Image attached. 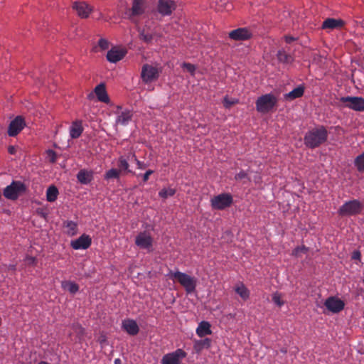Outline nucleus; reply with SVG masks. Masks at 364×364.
Wrapping results in <instances>:
<instances>
[{
    "instance_id": "obj_8",
    "label": "nucleus",
    "mask_w": 364,
    "mask_h": 364,
    "mask_svg": "<svg viewBox=\"0 0 364 364\" xmlns=\"http://www.w3.org/2000/svg\"><path fill=\"white\" fill-rule=\"evenodd\" d=\"M232 202L233 198L230 193H221L210 200L211 206L215 210H223L230 207Z\"/></svg>"
},
{
    "instance_id": "obj_28",
    "label": "nucleus",
    "mask_w": 364,
    "mask_h": 364,
    "mask_svg": "<svg viewBox=\"0 0 364 364\" xmlns=\"http://www.w3.org/2000/svg\"><path fill=\"white\" fill-rule=\"evenodd\" d=\"M211 346V339L206 338L203 340L194 341L193 348L196 352H200L204 348H208Z\"/></svg>"
},
{
    "instance_id": "obj_24",
    "label": "nucleus",
    "mask_w": 364,
    "mask_h": 364,
    "mask_svg": "<svg viewBox=\"0 0 364 364\" xmlns=\"http://www.w3.org/2000/svg\"><path fill=\"white\" fill-rule=\"evenodd\" d=\"M210 327L211 326L209 322L203 321L198 324L196 328V334L200 338L210 335L212 334Z\"/></svg>"
},
{
    "instance_id": "obj_49",
    "label": "nucleus",
    "mask_w": 364,
    "mask_h": 364,
    "mask_svg": "<svg viewBox=\"0 0 364 364\" xmlns=\"http://www.w3.org/2000/svg\"><path fill=\"white\" fill-rule=\"evenodd\" d=\"M26 262L29 264H33L36 262V259L33 257H26Z\"/></svg>"
},
{
    "instance_id": "obj_6",
    "label": "nucleus",
    "mask_w": 364,
    "mask_h": 364,
    "mask_svg": "<svg viewBox=\"0 0 364 364\" xmlns=\"http://www.w3.org/2000/svg\"><path fill=\"white\" fill-rule=\"evenodd\" d=\"M26 190V187L23 183L19 181H14L4 188V196L7 199L14 200L18 198L19 195L24 193Z\"/></svg>"
},
{
    "instance_id": "obj_44",
    "label": "nucleus",
    "mask_w": 364,
    "mask_h": 364,
    "mask_svg": "<svg viewBox=\"0 0 364 364\" xmlns=\"http://www.w3.org/2000/svg\"><path fill=\"white\" fill-rule=\"evenodd\" d=\"M237 102L236 100H230L228 97H225L223 100V105L225 108H230L231 106Z\"/></svg>"
},
{
    "instance_id": "obj_31",
    "label": "nucleus",
    "mask_w": 364,
    "mask_h": 364,
    "mask_svg": "<svg viewBox=\"0 0 364 364\" xmlns=\"http://www.w3.org/2000/svg\"><path fill=\"white\" fill-rule=\"evenodd\" d=\"M58 195V190L55 186L48 187L46 191V199L48 202H54Z\"/></svg>"
},
{
    "instance_id": "obj_10",
    "label": "nucleus",
    "mask_w": 364,
    "mask_h": 364,
    "mask_svg": "<svg viewBox=\"0 0 364 364\" xmlns=\"http://www.w3.org/2000/svg\"><path fill=\"white\" fill-rule=\"evenodd\" d=\"M141 77L145 83L151 82L159 77L158 69L149 64L142 66Z\"/></svg>"
},
{
    "instance_id": "obj_25",
    "label": "nucleus",
    "mask_w": 364,
    "mask_h": 364,
    "mask_svg": "<svg viewBox=\"0 0 364 364\" xmlns=\"http://www.w3.org/2000/svg\"><path fill=\"white\" fill-rule=\"evenodd\" d=\"M77 178L80 183L88 184L93 179V173L92 171L82 169L77 173Z\"/></svg>"
},
{
    "instance_id": "obj_9",
    "label": "nucleus",
    "mask_w": 364,
    "mask_h": 364,
    "mask_svg": "<svg viewBox=\"0 0 364 364\" xmlns=\"http://www.w3.org/2000/svg\"><path fill=\"white\" fill-rule=\"evenodd\" d=\"M187 353L182 349L178 348L172 353L164 355L161 360V364H181V360L185 358Z\"/></svg>"
},
{
    "instance_id": "obj_13",
    "label": "nucleus",
    "mask_w": 364,
    "mask_h": 364,
    "mask_svg": "<svg viewBox=\"0 0 364 364\" xmlns=\"http://www.w3.org/2000/svg\"><path fill=\"white\" fill-rule=\"evenodd\" d=\"M24 119L21 116H17L12 120L9 126L8 134L10 136H16L25 127Z\"/></svg>"
},
{
    "instance_id": "obj_2",
    "label": "nucleus",
    "mask_w": 364,
    "mask_h": 364,
    "mask_svg": "<svg viewBox=\"0 0 364 364\" xmlns=\"http://www.w3.org/2000/svg\"><path fill=\"white\" fill-rule=\"evenodd\" d=\"M169 277L176 280L185 289L187 294L195 291L197 285V279L180 271H170Z\"/></svg>"
},
{
    "instance_id": "obj_22",
    "label": "nucleus",
    "mask_w": 364,
    "mask_h": 364,
    "mask_svg": "<svg viewBox=\"0 0 364 364\" xmlns=\"http://www.w3.org/2000/svg\"><path fill=\"white\" fill-rule=\"evenodd\" d=\"M94 91L99 101L105 103H108L109 102V98L107 93L105 84H99L95 87Z\"/></svg>"
},
{
    "instance_id": "obj_11",
    "label": "nucleus",
    "mask_w": 364,
    "mask_h": 364,
    "mask_svg": "<svg viewBox=\"0 0 364 364\" xmlns=\"http://www.w3.org/2000/svg\"><path fill=\"white\" fill-rule=\"evenodd\" d=\"M121 107H117V111L116 112L117 118L115 120V126H127L132 119L133 113L131 110L125 109L121 110Z\"/></svg>"
},
{
    "instance_id": "obj_42",
    "label": "nucleus",
    "mask_w": 364,
    "mask_h": 364,
    "mask_svg": "<svg viewBox=\"0 0 364 364\" xmlns=\"http://www.w3.org/2000/svg\"><path fill=\"white\" fill-rule=\"evenodd\" d=\"M109 45V43L108 41L105 38H100L98 41V46L102 50L108 49Z\"/></svg>"
},
{
    "instance_id": "obj_32",
    "label": "nucleus",
    "mask_w": 364,
    "mask_h": 364,
    "mask_svg": "<svg viewBox=\"0 0 364 364\" xmlns=\"http://www.w3.org/2000/svg\"><path fill=\"white\" fill-rule=\"evenodd\" d=\"M277 57L278 60L283 63H290L293 61V57L284 50H279L277 52Z\"/></svg>"
},
{
    "instance_id": "obj_18",
    "label": "nucleus",
    "mask_w": 364,
    "mask_h": 364,
    "mask_svg": "<svg viewBox=\"0 0 364 364\" xmlns=\"http://www.w3.org/2000/svg\"><path fill=\"white\" fill-rule=\"evenodd\" d=\"M252 33L247 28H239L229 33V37L235 41H245L250 39Z\"/></svg>"
},
{
    "instance_id": "obj_4",
    "label": "nucleus",
    "mask_w": 364,
    "mask_h": 364,
    "mask_svg": "<svg viewBox=\"0 0 364 364\" xmlns=\"http://www.w3.org/2000/svg\"><path fill=\"white\" fill-rule=\"evenodd\" d=\"M277 103V98L272 93L265 94L257 98L255 105L257 112L268 113L272 111Z\"/></svg>"
},
{
    "instance_id": "obj_47",
    "label": "nucleus",
    "mask_w": 364,
    "mask_h": 364,
    "mask_svg": "<svg viewBox=\"0 0 364 364\" xmlns=\"http://www.w3.org/2000/svg\"><path fill=\"white\" fill-rule=\"evenodd\" d=\"M361 257L360 252L359 251H354L352 255L353 259H360Z\"/></svg>"
},
{
    "instance_id": "obj_12",
    "label": "nucleus",
    "mask_w": 364,
    "mask_h": 364,
    "mask_svg": "<svg viewBox=\"0 0 364 364\" xmlns=\"http://www.w3.org/2000/svg\"><path fill=\"white\" fill-rule=\"evenodd\" d=\"M135 244L141 249L149 250L153 245V238L146 231L141 232L136 237Z\"/></svg>"
},
{
    "instance_id": "obj_52",
    "label": "nucleus",
    "mask_w": 364,
    "mask_h": 364,
    "mask_svg": "<svg viewBox=\"0 0 364 364\" xmlns=\"http://www.w3.org/2000/svg\"><path fill=\"white\" fill-rule=\"evenodd\" d=\"M119 359L115 360V364L119 363Z\"/></svg>"
},
{
    "instance_id": "obj_46",
    "label": "nucleus",
    "mask_w": 364,
    "mask_h": 364,
    "mask_svg": "<svg viewBox=\"0 0 364 364\" xmlns=\"http://www.w3.org/2000/svg\"><path fill=\"white\" fill-rule=\"evenodd\" d=\"M154 173V171L152 170H148L146 171V173L143 175V181L145 183L146 182L149 178V176Z\"/></svg>"
},
{
    "instance_id": "obj_20",
    "label": "nucleus",
    "mask_w": 364,
    "mask_h": 364,
    "mask_svg": "<svg viewBox=\"0 0 364 364\" xmlns=\"http://www.w3.org/2000/svg\"><path fill=\"white\" fill-rule=\"evenodd\" d=\"M122 328L130 336H136L139 331L137 323L133 319L128 318L122 321Z\"/></svg>"
},
{
    "instance_id": "obj_50",
    "label": "nucleus",
    "mask_w": 364,
    "mask_h": 364,
    "mask_svg": "<svg viewBox=\"0 0 364 364\" xmlns=\"http://www.w3.org/2000/svg\"><path fill=\"white\" fill-rule=\"evenodd\" d=\"M9 152L11 154H14L15 153V148L14 146L9 147Z\"/></svg>"
},
{
    "instance_id": "obj_33",
    "label": "nucleus",
    "mask_w": 364,
    "mask_h": 364,
    "mask_svg": "<svg viewBox=\"0 0 364 364\" xmlns=\"http://www.w3.org/2000/svg\"><path fill=\"white\" fill-rule=\"evenodd\" d=\"M139 39L144 43L149 44L151 43L154 38V35L151 33H147L145 31V29H141L139 31Z\"/></svg>"
},
{
    "instance_id": "obj_41",
    "label": "nucleus",
    "mask_w": 364,
    "mask_h": 364,
    "mask_svg": "<svg viewBox=\"0 0 364 364\" xmlns=\"http://www.w3.org/2000/svg\"><path fill=\"white\" fill-rule=\"evenodd\" d=\"M182 68L186 69L188 73H191V75H195L196 66L189 63H183L182 65Z\"/></svg>"
},
{
    "instance_id": "obj_35",
    "label": "nucleus",
    "mask_w": 364,
    "mask_h": 364,
    "mask_svg": "<svg viewBox=\"0 0 364 364\" xmlns=\"http://www.w3.org/2000/svg\"><path fill=\"white\" fill-rule=\"evenodd\" d=\"M120 174H121L120 171H119L118 169L111 168L105 173L104 178L106 180H109L112 178L118 179V178H119Z\"/></svg>"
},
{
    "instance_id": "obj_37",
    "label": "nucleus",
    "mask_w": 364,
    "mask_h": 364,
    "mask_svg": "<svg viewBox=\"0 0 364 364\" xmlns=\"http://www.w3.org/2000/svg\"><path fill=\"white\" fill-rule=\"evenodd\" d=\"M176 193V190L172 188H164L161 190L159 193V196L162 198H167L168 197L173 196Z\"/></svg>"
},
{
    "instance_id": "obj_23",
    "label": "nucleus",
    "mask_w": 364,
    "mask_h": 364,
    "mask_svg": "<svg viewBox=\"0 0 364 364\" xmlns=\"http://www.w3.org/2000/svg\"><path fill=\"white\" fill-rule=\"evenodd\" d=\"M83 132L82 121L76 120L73 122L70 127V136L72 139L79 138Z\"/></svg>"
},
{
    "instance_id": "obj_43",
    "label": "nucleus",
    "mask_w": 364,
    "mask_h": 364,
    "mask_svg": "<svg viewBox=\"0 0 364 364\" xmlns=\"http://www.w3.org/2000/svg\"><path fill=\"white\" fill-rule=\"evenodd\" d=\"M235 178L237 181H241L245 178L250 181L247 173L243 170L240 171L238 173H237L235 176Z\"/></svg>"
},
{
    "instance_id": "obj_15",
    "label": "nucleus",
    "mask_w": 364,
    "mask_h": 364,
    "mask_svg": "<svg viewBox=\"0 0 364 364\" xmlns=\"http://www.w3.org/2000/svg\"><path fill=\"white\" fill-rule=\"evenodd\" d=\"M324 305L328 310L333 313H338L341 311L345 306V304L342 300L334 296L328 298L326 300Z\"/></svg>"
},
{
    "instance_id": "obj_21",
    "label": "nucleus",
    "mask_w": 364,
    "mask_h": 364,
    "mask_svg": "<svg viewBox=\"0 0 364 364\" xmlns=\"http://www.w3.org/2000/svg\"><path fill=\"white\" fill-rule=\"evenodd\" d=\"M126 52L123 50L112 48L107 53V59L110 63H117L121 60L125 55Z\"/></svg>"
},
{
    "instance_id": "obj_3",
    "label": "nucleus",
    "mask_w": 364,
    "mask_h": 364,
    "mask_svg": "<svg viewBox=\"0 0 364 364\" xmlns=\"http://www.w3.org/2000/svg\"><path fill=\"white\" fill-rule=\"evenodd\" d=\"M338 108H349L356 112L364 111V98L361 97H342L336 104Z\"/></svg>"
},
{
    "instance_id": "obj_26",
    "label": "nucleus",
    "mask_w": 364,
    "mask_h": 364,
    "mask_svg": "<svg viewBox=\"0 0 364 364\" xmlns=\"http://www.w3.org/2000/svg\"><path fill=\"white\" fill-rule=\"evenodd\" d=\"M304 85H299L291 92L285 94L284 97L285 99L290 100L301 97L304 93Z\"/></svg>"
},
{
    "instance_id": "obj_14",
    "label": "nucleus",
    "mask_w": 364,
    "mask_h": 364,
    "mask_svg": "<svg viewBox=\"0 0 364 364\" xmlns=\"http://www.w3.org/2000/svg\"><path fill=\"white\" fill-rule=\"evenodd\" d=\"M92 244V238L90 235L82 234L80 237L75 240H72L70 246L74 250H86L90 247Z\"/></svg>"
},
{
    "instance_id": "obj_16",
    "label": "nucleus",
    "mask_w": 364,
    "mask_h": 364,
    "mask_svg": "<svg viewBox=\"0 0 364 364\" xmlns=\"http://www.w3.org/2000/svg\"><path fill=\"white\" fill-rule=\"evenodd\" d=\"M73 9L82 18H87L92 11V7L85 1L74 2L73 4Z\"/></svg>"
},
{
    "instance_id": "obj_7",
    "label": "nucleus",
    "mask_w": 364,
    "mask_h": 364,
    "mask_svg": "<svg viewBox=\"0 0 364 364\" xmlns=\"http://www.w3.org/2000/svg\"><path fill=\"white\" fill-rule=\"evenodd\" d=\"M146 0H134L130 9L127 11L128 18L135 23H138V17L144 14L146 10Z\"/></svg>"
},
{
    "instance_id": "obj_39",
    "label": "nucleus",
    "mask_w": 364,
    "mask_h": 364,
    "mask_svg": "<svg viewBox=\"0 0 364 364\" xmlns=\"http://www.w3.org/2000/svg\"><path fill=\"white\" fill-rule=\"evenodd\" d=\"M272 299L273 302L279 307L284 304V301L282 300V296L280 293L275 292L273 294Z\"/></svg>"
},
{
    "instance_id": "obj_5",
    "label": "nucleus",
    "mask_w": 364,
    "mask_h": 364,
    "mask_svg": "<svg viewBox=\"0 0 364 364\" xmlns=\"http://www.w3.org/2000/svg\"><path fill=\"white\" fill-rule=\"evenodd\" d=\"M363 205L358 200L346 202L338 209V213L341 216L355 215L361 213Z\"/></svg>"
},
{
    "instance_id": "obj_19",
    "label": "nucleus",
    "mask_w": 364,
    "mask_h": 364,
    "mask_svg": "<svg viewBox=\"0 0 364 364\" xmlns=\"http://www.w3.org/2000/svg\"><path fill=\"white\" fill-rule=\"evenodd\" d=\"M345 24V21L341 18H328L323 21L321 28L323 30L341 29Z\"/></svg>"
},
{
    "instance_id": "obj_30",
    "label": "nucleus",
    "mask_w": 364,
    "mask_h": 364,
    "mask_svg": "<svg viewBox=\"0 0 364 364\" xmlns=\"http://www.w3.org/2000/svg\"><path fill=\"white\" fill-rule=\"evenodd\" d=\"M61 287L64 290H67L73 294H75L79 290V286L75 282L71 281L62 282Z\"/></svg>"
},
{
    "instance_id": "obj_48",
    "label": "nucleus",
    "mask_w": 364,
    "mask_h": 364,
    "mask_svg": "<svg viewBox=\"0 0 364 364\" xmlns=\"http://www.w3.org/2000/svg\"><path fill=\"white\" fill-rule=\"evenodd\" d=\"M284 39L286 43H291V42L296 41V38L291 36H285Z\"/></svg>"
},
{
    "instance_id": "obj_1",
    "label": "nucleus",
    "mask_w": 364,
    "mask_h": 364,
    "mask_svg": "<svg viewBox=\"0 0 364 364\" xmlns=\"http://www.w3.org/2000/svg\"><path fill=\"white\" fill-rule=\"evenodd\" d=\"M328 136V132L324 126L316 127L305 134L304 144L309 149L317 148L327 141Z\"/></svg>"
},
{
    "instance_id": "obj_51",
    "label": "nucleus",
    "mask_w": 364,
    "mask_h": 364,
    "mask_svg": "<svg viewBox=\"0 0 364 364\" xmlns=\"http://www.w3.org/2000/svg\"><path fill=\"white\" fill-rule=\"evenodd\" d=\"M119 359L115 360V364L119 363Z\"/></svg>"
},
{
    "instance_id": "obj_38",
    "label": "nucleus",
    "mask_w": 364,
    "mask_h": 364,
    "mask_svg": "<svg viewBox=\"0 0 364 364\" xmlns=\"http://www.w3.org/2000/svg\"><path fill=\"white\" fill-rule=\"evenodd\" d=\"M308 252V247L305 245L298 246L296 247L292 252V255L296 257H301L302 254H306Z\"/></svg>"
},
{
    "instance_id": "obj_40",
    "label": "nucleus",
    "mask_w": 364,
    "mask_h": 364,
    "mask_svg": "<svg viewBox=\"0 0 364 364\" xmlns=\"http://www.w3.org/2000/svg\"><path fill=\"white\" fill-rule=\"evenodd\" d=\"M129 156H131L132 159H134L136 162L137 168L144 170L147 167V165L145 163L137 159L134 153H129Z\"/></svg>"
},
{
    "instance_id": "obj_34",
    "label": "nucleus",
    "mask_w": 364,
    "mask_h": 364,
    "mask_svg": "<svg viewBox=\"0 0 364 364\" xmlns=\"http://www.w3.org/2000/svg\"><path fill=\"white\" fill-rule=\"evenodd\" d=\"M235 291L244 300L247 299L249 298V296H250V291H249V290L242 284H241L240 285L237 286L235 288Z\"/></svg>"
},
{
    "instance_id": "obj_45",
    "label": "nucleus",
    "mask_w": 364,
    "mask_h": 364,
    "mask_svg": "<svg viewBox=\"0 0 364 364\" xmlns=\"http://www.w3.org/2000/svg\"><path fill=\"white\" fill-rule=\"evenodd\" d=\"M47 154H48V156L49 158V161L51 163H55L56 161V160H57V154H56V153L53 150L49 149L47 151Z\"/></svg>"
},
{
    "instance_id": "obj_27",
    "label": "nucleus",
    "mask_w": 364,
    "mask_h": 364,
    "mask_svg": "<svg viewBox=\"0 0 364 364\" xmlns=\"http://www.w3.org/2000/svg\"><path fill=\"white\" fill-rule=\"evenodd\" d=\"M131 158V156H129V154L127 155V159L124 156H120L118 159L117 166L118 170L120 171V173L127 172L130 173L131 171L129 169V164L128 163V160H129Z\"/></svg>"
},
{
    "instance_id": "obj_17",
    "label": "nucleus",
    "mask_w": 364,
    "mask_h": 364,
    "mask_svg": "<svg viewBox=\"0 0 364 364\" xmlns=\"http://www.w3.org/2000/svg\"><path fill=\"white\" fill-rule=\"evenodd\" d=\"M176 9V4L172 0H159L157 10L162 16H169Z\"/></svg>"
},
{
    "instance_id": "obj_36",
    "label": "nucleus",
    "mask_w": 364,
    "mask_h": 364,
    "mask_svg": "<svg viewBox=\"0 0 364 364\" xmlns=\"http://www.w3.org/2000/svg\"><path fill=\"white\" fill-rule=\"evenodd\" d=\"M354 164L359 172H364V152L355 158Z\"/></svg>"
},
{
    "instance_id": "obj_29",
    "label": "nucleus",
    "mask_w": 364,
    "mask_h": 364,
    "mask_svg": "<svg viewBox=\"0 0 364 364\" xmlns=\"http://www.w3.org/2000/svg\"><path fill=\"white\" fill-rule=\"evenodd\" d=\"M63 227L66 228V233L70 236H73L77 232V225L74 221H65L63 223Z\"/></svg>"
}]
</instances>
